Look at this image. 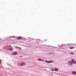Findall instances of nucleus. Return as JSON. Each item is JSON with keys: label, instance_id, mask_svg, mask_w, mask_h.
I'll use <instances>...</instances> for the list:
<instances>
[{"label": "nucleus", "instance_id": "9", "mask_svg": "<svg viewBox=\"0 0 76 76\" xmlns=\"http://www.w3.org/2000/svg\"><path fill=\"white\" fill-rule=\"evenodd\" d=\"M69 48L70 49V50H72V49H73V48H75L73 47H72Z\"/></svg>", "mask_w": 76, "mask_h": 76}, {"label": "nucleus", "instance_id": "2", "mask_svg": "<svg viewBox=\"0 0 76 76\" xmlns=\"http://www.w3.org/2000/svg\"><path fill=\"white\" fill-rule=\"evenodd\" d=\"M45 62H46V63H53V61H48L47 60H45Z\"/></svg>", "mask_w": 76, "mask_h": 76}, {"label": "nucleus", "instance_id": "14", "mask_svg": "<svg viewBox=\"0 0 76 76\" xmlns=\"http://www.w3.org/2000/svg\"><path fill=\"white\" fill-rule=\"evenodd\" d=\"M1 63V60L0 59V64Z\"/></svg>", "mask_w": 76, "mask_h": 76}, {"label": "nucleus", "instance_id": "7", "mask_svg": "<svg viewBox=\"0 0 76 76\" xmlns=\"http://www.w3.org/2000/svg\"><path fill=\"white\" fill-rule=\"evenodd\" d=\"M38 61H41L42 60V61H43V60H42V59H41L40 58H38Z\"/></svg>", "mask_w": 76, "mask_h": 76}, {"label": "nucleus", "instance_id": "1", "mask_svg": "<svg viewBox=\"0 0 76 76\" xmlns=\"http://www.w3.org/2000/svg\"><path fill=\"white\" fill-rule=\"evenodd\" d=\"M72 62H69L68 63H69V65H70V66H72V65H73V64H76V61H74L73 60H72Z\"/></svg>", "mask_w": 76, "mask_h": 76}, {"label": "nucleus", "instance_id": "3", "mask_svg": "<svg viewBox=\"0 0 76 76\" xmlns=\"http://www.w3.org/2000/svg\"><path fill=\"white\" fill-rule=\"evenodd\" d=\"M22 37L19 36L17 38V39H18V40H19V39H22Z\"/></svg>", "mask_w": 76, "mask_h": 76}, {"label": "nucleus", "instance_id": "13", "mask_svg": "<svg viewBox=\"0 0 76 76\" xmlns=\"http://www.w3.org/2000/svg\"><path fill=\"white\" fill-rule=\"evenodd\" d=\"M19 50H21V48H19Z\"/></svg>", "mask_w": 76, "mask_h": 76}, {"label": "nucleus", "instance_id": "11", "mask_svg": "<svg viewBox=\"0 0 76 76\" xmlns=\"http://www.w3.org/2000/svg\"><path fill=\"white\" fill-rule=\"evenodd\" d=\"M70 53L71 54H75V53Z\"/></svg>", "mask_w": 76, "mask_h": 76}, {"label": "nucleus", "instance_id": "8", "mask_svg": "<svg viewBox=\"0 0 76 76\" xmlns=\"http://www.w3.org/2000/svg\"><path fill=\"white\" fill-rule=\"evenodd\" d=\"M72 73L73 74H76V71H73L72 72Z\"/></svg>", "mask_w": 76, "mask_h": 76}, {"label": "nucleus", "instance_id": "4", "mask_svg": "<svg viewBox=\"0 0 76 76\" xmlns=\"http://www.w3.org/2000/svg\"><path fill=\"white\" fill-rule=\"evenodd\" d=\"M18 65H20L21 66H23V65H25V63L23 62H22L21 64H18Z\"/></svg>", "mask_w": 76, "mask_h": 76}, {"label": "nucleus", "instance_id": "12", "mask_svg": "<svg viewBox=\"0 0 76 76\" xmlns=\"http://www.w3.org/2000/svg\"><path fill=\"white\" fill-rule=\"evenodd\" d=\"M51 70H52V71H54V69H51Z\"/></svg>", "mask_w": 76, "mask_h": 76}, {"label": "nucleus", "instance_id": "16", "mask_svg": "<svg viewBox=\"0 0 76 76\" xmlns=\"http://www.w3.org/2000/svg\"><path fill=\"white\" fill-rule=\"evenodd\" d=\"M12 37H13L14 38L15 37V36H12Z\"/></svg>", "mask_w": 76, "mask_h": 76}, {"label": "nucleus", "instance_id": "17", "mask_svg": "<svg viewBox=\"0 0 76 76\" xmlns=\"http://www.w3.org/2000/svg\"><path fill=\"white\" fill-rule=\"evenodd\" d=\"M10 47H11V46H10Z\"/></svg>", "mask_w": 76, "mask_h": 76}, {"label": "nucleus", "instance_id": "5", "mask_svg": "<svg viewBox=\"0 0 76 76\" xmlns=\"http://www.w3.org/2000/svg\"><path fill=\"white\" fill-rule=\"evenodd\" d=\"M58 70V68H55V71L56 72H57Z\"/></svg>", "mask_w": 76, "mask_h": 76}, {"label": "nucleus", "instance_id": "6", "mask_svg": "<svg viewBox=\"0 0 76 76\" xmlns=\"http://www.w3.org/2000/svg\"><path fill=\"white\" fill-rule=\"evenodd\" d=\"M18 54V53L16 52L13 53V55H16V54Z\"/></svg>", "mask_w": 76, "mask_h": 76}, {"label": "nucleus", "instance_id": "10", "mask_svg": "<svg viewBox=\"0 0 76 76\" xmlns=\"http://www.w3.org/2000/svg\"><path fill=\"white\" fill-rule=\"evenodd\" d=\"M12 50H13V48L12 47L11 48H10V50L12 51Z\"/></svg>", "mask_w": 76, "mask_h": 76}, {"label": "nucleus", "instance_id": "15", "mask_svg": "<svg viewBox=\"0 0 76 76\" xmlns=\"http://www.w3.org/2000/svg\"><path fill=\"white\" fill-rule=\"evenodd\" d=\"M0 76H3V75H0Z\"/></svg>", "mask_w": 76, "mask_h": 76}]
</instances>
